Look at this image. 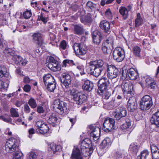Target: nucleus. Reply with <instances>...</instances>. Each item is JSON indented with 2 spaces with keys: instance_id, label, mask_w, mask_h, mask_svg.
I'll use <instances>...</instances> for the list:
<instances>
[{
  "instance_id": "15",
  "label": "nucleus",
  "mask_w": 159,
  "mask_h": 159,
  "mask_svg": "<svg viewBox=\"0 0 159 159\" xmlns=\"http://www.w3.org/2000/svg\"><path fill=\"white\" fill-rule=\"evenodd\" d=\"M87 94L83 92H78L74 96L73 100L78 105L82 104L85 102L87 100Z\"/></svg>"
},
{
  "instance_id": "25",
  "label": "nucleus",
  "mask_w": 159,
  "mask_h": 159,
  "mask_svg": "<svg viewBox=\"0 0 159 159\" xmlns=\"http://www.w3.org/2000/svg\"><path fill=\"white\" fill-rule=\"evenodd\" d=\"M80 20L81 23L85 25H89L92 21V16L90 13L81 16L80 18Z\"/></svg>"
},
{
  "instance_id": "44",
  "label": "nucleus",
  "mask_w": 159,
  "mask_h": 159,
  "mask_svg": "<svg viewBox=\"0 0 159 159\" xmlns=\"http://www.w3.org/2000/svg\"><path fill=\"white\" fill-rule=\"evenodd\" d=\"M69 47L66 41L65 40H62L60 43L59 45L60 49V50H65L67 49Z\"/></svg>"
},
{
  "instance_id": "47",
  "label": "nucleus",
  "mask_w": 159,
  "mask_h": 159,
  "mask_svg": "<svg viewBox=\"0 0 159 159\" xmlns=\"http://www.w3.org/2000/svg\"><path fill=\"white\" fill-rule=\"evenodd\" d=\"M5 116H0V119L7 123L11 122L12 120V119L6 114H5Z\"/></svg>"
},
{
  "instance_id": "43",
  "label": "nucleus",
  "mask_w": 159,
  "mask_h": 159,
  "mask_svg": "<svg viewBox=\"0 0 159 159\" xmlns=\"http://www.w3.org/2000/svg\"><path fill=\"white\" fill-rule=\"evenodd\" d=\"M135 27H137L142 24L143 20L141 18L140 14L139 13L137 14V17L135 20Z\"/></svg>"
},
{
  "instance_id": "34",
  "label": "nucleus",
  "mask_w": 159,
  "mask_h": 159,
  "mask_svg": "<svg viewBox=\"0 0 159 159\" xmlns=\"http://www.w3.org/2000/svg\"><path fill=\"white\" fill-rule=\"evenodd\" d=\"M124 121L125 122L121 125V128L124 131H126V130L128 131L131 125V121L129 118H126Z\"/></svg>"
},
{
  "instance_id": "61",
  "label": "nucleus",
  "mask_w": 159,
  "mask_h": 159,
  "mask_svg": "<svg viewBox=\"0 0 159 159\" xmlns=\"http://www.w3.org/2000/svg\"><path fill=\"white\" fill-rule=\"evenodd\" d=\"M31 89V87L29 84L25 85L23 88L24 90L26 92H29L30 91Z\"/></svg>"
},
{
  "instance_id": "6",
  "label": "nucleus",
  "mask_w": 159,
  "mask_h": 159,
  "mask_svg": "<svg viewBox=\"0 0 159 159\" xmlns=\"http://www.w3.org/2000/svg\"><path fill=\"white\" fill-rule=\"evenodd\" d=\"M108 80L106 77L102 78L98 82V93L99 94H102L103 92L107 90L110 85Z\"/></svg>"
},
{
  "instance_id": "48",
  "label": "nucleus",
  "mask_w": 159,
  "mask_h": 159,
  "mask_svg": "<svg viewBox=\"0 0 159 159\" xmlns=\"http://www.w3.org/2000/svg\"><path fill=\"white\" fill-rule=\"evenodd\" d=\"M28 104L32 108H35L37 107L36 102L34 98H30L29 100Z\"/></svg>"
},
{
  "instance_id": "37",
  "label": "nucleus",
  "mask_w": 159,
  "mask_h": 159,
  "mask_svg": "<svg viewBox=\"0 0 159 159\" xmlns=\"http://www.w3.org/2000/svg\"><path fill=\"white\" fill-rule=\"evenodd\" d=\"M149 156V151L147 150H144L137 157V159H146Z\"/></svg>"
},
{
  "instance_id": "28",
  "label": "nucleus",
  "mask_w": 159,
  "mask_h": 159,
  "mask_svg": "<svg viewBox=\"0 0 159 159\" xmlns=\"http://www.w3.org/2000/svg\"><path fill=\"white\" fill-rule=\"evenodd\" d=\"M152 159H159V149L155 144L151 145Z\"/></svg>"
},
{
  "instance_id": "27",
  "label": "nucleus",
  "mask_w": 159,
  "mask_h": 159,
  "mask_svg": "<svg viewBox=\"0 0 159 159\" xmlns=\"http://www.w3.org/2000/svg\"><path fill=\"white\" fill-rule=\"evenodd\" d=\"M150 122L152 124L159 127V111L152 115L150 119Z\"/></svg>"
},
{
  "instance_id": "58",
  "label": "nucleus",
  "mask_w": 159,
  "mask_h": 159,
  "mask_svg": "<svg viewBox=\"0 0 159 159\" xmlns=\"http://www.w3.org/2000/svg\"><path fill=\"white\" fill-rule=\"evenodd\" d=\"M105 15L106 16L108 17L111 18L112 17V14L111 11L110 9H107L105 12Z\"/></svg>"
},
{
  "instance_id": "62",
  "label": "nucleus",
  "mask_w": 159,
  "mask_h": 159,
  "mask_svg": "<svg viewBox=\"0 0 159 159\" xmlns=\"http://www.w3.org/2000/svg\"><path fill=\"white\" fill-rule=\"evenodd\" d=\"M37 111L39 113H43L44 110L43 107L40 106H38L37 108Z\"/></svg>"
},
{
  "instance_id": "4",
  "label": "nucleus",
  "mask_w": 159,
  "mask_h": 159,
  "mask_svg": "<svg viewBox=\"0 0 159 159\" xmlns=\"http://www.w3.org/2000/svg\"><path fill=\"white\" fill-rule=\"evenodd\" d=\"M5 150L9 153L14 152L19 149L18 143L16 139L11 138L6 142Z\"/></svg>"
},
{
  "instance_id": "9",
  "label": "nucleus",
  "mask_w": 159,
  "mask_h": 159,
  "mask_svg": "<svg viewBox=\"0 0 159 159\" xmlns=\"http://www.w3.org/2000/svg\"><path fill=\"white\" fill-rule=\"evenodd\" d=\"M119 73V69L114 65H110L107 66V74L108 79L112 80L116 78Z\"/></svg>"
},
{
  "instance_id": "38",
  "label": "nucleus",
  "mask_w": 159,
  "mask_h": 159,
  "mask_svg": "<svg viewBox=\"0 0 159 159\" xmlns=\"http://www.w3.org/2000/svg\"><path fill=\"white\" fill-rule=\"evenodd\" d=\"M50 148L53 153L60 151L61 149V147L59 145H57L54 143H52L50 145Z\"/></svg>"
},
{
  "instance_id": "29",
  "label": "nucleus",
  "mask_w": 159,
  "mask_h": 159,
  "mask_svg": "<svg viewBox=\"0 0 159 159\" xmlns=\"http://www.w3.org/2000/svg\"><path fill=\"white\" fill-rule=\"evenodd\" d=\"M104 62L103 60L102 59L95 60L94 61H91L89 64L95 67L103 69V66Z\"/></svg>"
},
{
  "instance_id": "33",
  "label": "nucleus",
  "mask_w": 159,
  "mask_h": 159,
  "mask_svg": "<svg viewBox=\"0 0 159 159\" xmlns=\"http://www.w3.org/2000/svg\"><path fill=\"white\" fill-rule=\"evenodd\" d=\"M111 143V142L110 138L107 137L105 138L102 142L100 145V149L102 150L106 147H108L110 146Z\"/></svg>"
},
{
  "instance_id": "51",
  "label": "nucleus",
  "mask_w": 159,
  "mask_h": 159,
  "mask_svg": "<svg viewBox=\"0 0 159 159\" xmlns=\"http://www.w3.org/2000/svg\"><path fill=\"white\" fill-rule=\"evenodd\" d=\"M63 66L65 67L67 65V64H69L70 65H74L75 64L73 60H70L69 59H66L64 60L63 61Z\"/></svg>"
},
{
  "instance_id": "56",
  "label": "nucleus",
  "mask_w": 159,
  "mask_h": 159,
  "mask_svg": "<svg viewBox=\"0 0 159 159\" xmlns=\"http://www.w3.org/2000/svg\"><path fill=\"white\" fill-rule=\"evenodd\" d=\"M24 111L27 113H30V108L27 104H25L24 105Z\"/></svg>"
},
{
  "instance_id": "24",
  "label": "nucleus",
  "mask_w": 159,
  "mask_h": 159,
  "mask_svg": "<svg viewBox=\"0 0 159 159\" xmlns=\"http://www.w3.org/2000/svg\"><path fill=\"white\" fill-rule=\"evenodd\" d=\"M137 104L134 98H129L127 103V107L128 110L131 112H133L137 109Z\"/></svg>"
},
{
  "instance_id": "20",
  "label": "nucleus",
  "mask_w": 159,
  "mask_h": 159,
  "mask_svg": "<svg viewBox=\"0 0 159 159\" xmlns=\"http://www.w3.org/2000/svg\"><path fill=\"white\" fill-rule=\"evenodd\" d=\"M5 48V49L4 50V52L6 53H7L8 56L9 55L12 56V59L14 61L16 64H19L21 60H22V58L20 56L16 55L13 56L14 53L12 52V50L11 49L7 48Z\"/></svg>"
},
{
  "instance_id": "36",
  "label": "nucleus",
  "mask_w": 159,
  "mask_h": 159,
  "mask_svg": "<svg viewBox=\"0 0 159 159\" xmlns=\"http://www.w3.org/2000/svg\"><path fill=\"white\" fill-rule=\"evenodd\" d=\"M139 147L134 143H131L129 146V150L133 154H136L139 151Z\"/></svg>"
},
{
  "instance_id": "57",
  "label": "nucleus",
  "mask_w": 159,
  "mask_h": 159,
  "mask_svg": "<svg viewBox=\"0 0 159 159\" xmlns=\"http://www.w3.org/2000/svg\"><path fill=\"white\" fill-rule=\"evenodd\" d=\"M28 132L29 133V135L28 137L29 138L31 139L32 137V136L31 135L35 133V130L33 128H31L29 130Z\"/></svg>"
},
{
  "instance_id": "18",
  "label": "nucleus",
  "mask_w": 159,
  "mask_h": 159,
  "mask_svg": "<svg viewBox=\"0 0 159 159\" xmlns=\"http://www.w3.org/2000/svg\"><path fill=\"white\" fill-rule=\"evenodd\" d=\"M126 111L125 108H120L119 111H115L113 115L115 119L120 121H124V117L126 115Z\"/></svg>"
},
{
  "instance_id": "60",
  "label": "nucleus",
  "mask_w": 159,
  "mask_h": 159,
  "mask_svg": "<svg viewBox=\"0 0 159 159\" xmlns=\"http://www.w3.org/2000/svg\"><path fill=\"white\" fill-rule=\"evenodd\" d=\"M77 68L80 71V73L81 75L85 74L84 72V66L82 65H79L77 67Z\"/></svg>"
},
{
  "instance_id": "45",
  "label": "nucleus",
  "mask_w": 159,
  "mask_h": 159,
  "mask_svg": "<svg viewBox=\"0 0 159 159\" xmlns=\"http://www.w3.org/2000/svg\"><path fill=\"white\" fill-rule=\"evenodd\" d=\"M11 116L12 117H17L19 116V114L16 109L11 108L10 110Z\"/></svg>"
},
{
  "instance_id": "19",
  "label": "nucleus",
  "mask_w": 159,
  "mask_h": 159,
  "mask_svg": "<svg viewBox=\"0 0 159 159\" xmlns=\"http://www.w3.org/2000/svg\"><path fill=\"white\" fill-rule=\"evenodd\" d=\"M81 83L82 84V88L85 91L90 92L93 89V83L87 79H82Z\"/></svg>"
},
{
  "instance_id": "16",
  "label": "nucleus",
  "mask_w": 159,
  "mask_h": 159,
  "mask_svg": "<svg viewBox=\"0 0 159 159\" xmlns=\"http://www.w3.org/2000/svg\"><path fill=\"white\" fill-rule=\"evenodd\" d=\"M62 84L66 88H68L70 85L71 81L70 75L67 73L62 74L59 78Z\"/></svg>"
},
{
  "instance_id": "49",
  "label": "nucleus",
  "mask_w": 159,
  "mask_h": 159,
  "mask_svg": "<svg viewBox=\"0 0 159 159\" xmlns=\"http://www.w3.org/2000/svg\"><path fill=\"white\" fill-rule=\"evenodd\" d=\"M86 6L91 10H94L96 8V5L91 1H89L86 4Z\"/></svg>"
},
{
  "instance_id": "64",
  "label": "nucleus",
  "mask_w": 159,
  "mask_h": 159,
  "mask_svg": "<svg viewBox=\"0 0 159 159\" xmlns=\"http://www.w3.org/2000/svg\"><path fill=\"white\" fill-rule=\"evenodd\" d=\"M31 80L30 78L28 76H25L24 77L23 81L25 83H29Z\"/></svg>"
},
{
  "instance_id": "30",
  "label": "nucleus",
  "mask_w": 159,
  "mask_h": 159,
  "mask_svg": "<svg viewBox=\"0 0 159 159\" xmlns=\"http://www.w3.org/2000/svg\"><path fill=\"white\" fill-rule=\"evenodd\" d=\"M119 12L122 16L124 20H126L129 17V14L128 10L125 7H121L119 9Z\"/></svg>"
},
{
  "instance_id": "26",
  "label": "nucleus",
  "mask_w": 159,
  "mask_h": 159,
  "mask_svg": "<svg viewBox=\"0 0 159 159\" xmlns=\"http://www.w3.org/2000/svg\"><path fill=\"white\" fill-rule=\"evenodd\" d=\"M110 25L109 22L106 20H103L101 22L99 26L105 32L109 34L111 32Z\"/></svg>"
},
{
  "instance_id": "55",
  "label": "nucleus",
  "mask_w": 159,
  "mask_h": 159,
  "mask_svg": "<svg viewBox=\"0 0 159 159\" xmlns=\"http://www.w3.org/2000/svg\"><path fill=\"white\" fill-rule=\"evenodd\" d=\"M3 34L2 30H0V48L3 47L4 46L2 43V34Z\"/></svg>"
},
{
  "instance_id": "52",
  "label": "nucleus",
  "mask_w": 159,
  "mask_h": 159,
  "mask_svg": "<svg viewBox=\"0 0 159 159\" xmlns=\"http://www.w3.org/2000/svg\"><path fill=\"white\" fill-rule=\"evenodd\" d=\"M102 94H99L100 95L102 96V97L103 99H108L110 97L111 94V93L106 91L105 92H103Z\"/></svg>"
},
{
  "instance_id": "17",
  "label": "nucleus",
  "mask_w": 159,
  "mask_h": 159,
  "mask_svg": "<svg viewBox=\"0 0 159 159\" xmlns=\"http://www.w3.org/2000/svg\"><path fill=\"white\" fill-rule=\"evenodd\" d=\"M142 81L145 82V84L148 88L154 89L157 86L155 81L151 77L148 75L142 77Z\"/></svg>"
},
{
  "instance_id": "63",
  "label": "nucleus",
  "mask_w": 159,
  "mask_h": 159,
  "mask_svg": "<svg viewBox=\"0 0 159 159\" xmlns=\"http://www.w3.org/2000/svg\"><path fill=\"white\" fill-rule=\"evenodd\" d=\"M69 92L73 96V98H74V96L77 94V93H76V91L75 89H70Z\"/></svg>"
},
{
  "instance_id": "23",
  "label": "nucleus",
  "mask_w": 159,
  "mask_h": 159,
  "mask_svg": "<svg viewBox=\"0 0 159 159\" xmlns=\"http://www.w3.org/2000/svg\"><path fill=\"white\" fill-rule=\"evenodd\" d=\"M121 88L124 93L127 94H131L133 89V85L128 83L123 82L121 85Z\"/></svg>"
},
{
  "instance_id": "21",
  "label": "nucleus",
  "mask_w": 159,
  "mask_h": 159,
  "mask_svg": "<svg viewBox=\"0 0 159 159\" xmlns=\"http://www.w3.org/2000/svg\"><path fill=\"white\" fill-rule=\"evenodd\" d=\"M92 35L94 43L95 44H98L102 39L101 33L97 30H95L92 32Z\"/></svg>"
},
{
  "instance_id": "14",
  "label": "nucleus",
  "mask_w": 159,
  "mask_h": 159,
  "mask_svg": "<svg viewBox=\"0 0 159 159\" xmlns=\"http://www.w3.org/2000/svg\"><path fill=\"white\" fill-rule=\"evenodd\" d=\"M33 40L34 42L38 44L39 48L36 50V52L37 53L40 52V48L44 49V45L45 44L43 42L41 37V34L40 33H34L33 35Z\"/></svg>"
},
{
  "instance_id": "53",
  "label": "nucleus",
  "mask_w": 159,
  "mask_h": 159,
  "mask_svg": "<svg viewBox=\"0 0 159 159\" xmlns=\"http://www.w3.org/2000/svg\"><path fill=\"white\" fill-rule=\"evenodd\" d=\"M38 20H41L44 23H46L47 22V19L43 17L42 13H41L40 15L38 16Z\"/></svg>"
},
{
  "instance_id": "22",
  "label": "nucleus",
  "mask_w": 159,
  "mask_h": 159,
  "mask_svg": "<svg viewBox=\"0 0 159 159\" xmlns=\"http://www.w3.org/2000/svg\"><path fill=\"white\" fill-rule=\"evenodd\" d=\"M89 69L91 75L98 77L100 75L103 69L89 65Z\"/></svg>"
},
{
  "instance_id": "7",
  "label": "nucleus",
  "mask_w": 159,
  "mask_h": 159,
  "mask_svg": "<svg viewBox=\"0 0 159 159\" xmlns=\"http://www.w3.org/2000/svg\"><path fill=\"white\" fill-rule=\"evenodd\" d=\"M46 64L47 66L53 71H57L61 69V66L58 61L52 56L49 57Z\"/></svg>"
},
{
  "instance_id": "12",
  "label": "nucleus",
  "mask_w": 159,
  "mask_h": 159,
  "mask_svg": "<svg viewBox=\"0 0 159 159\" xmlns=\"http://www.w3.org/2000/svg\"><path fill=\"white\" fill-rule=\"evenodd\" d=\"M38 133L44 134L48 132L49 128L47 125L42 121H37L35 125Z\"/></svg>"
},
{
  "instance_id": "1",
  "label": "nucleus",
  "mask_w": 159,
  "mask_h": 159,
  "mask_svg": "<svg viewBox=\"0 0 159 159\" xmlns=\"http://www.w3.org/2000/svg\"><path fill=\"white\" fill-rule=\"evenodd\" d=\"M92 141L89 138H86L81 142L80 148L73 149L71 159H83V156L88 155L89 150H93Z\"/></svg>"
},
{
  "instance_id": "2",
  "label": "nucleus",
  "mask_w": 159,
  "mask_h": 159,
  "mask_svg": "<svg viewBox=\"0 0 159 159\" xmlns=\"http://www.w3.org/2000/svg\"><path fill=\"white\" fill-rule=\"evenodd\" d=\"M54 110L59 114H66L68 111L67 104L59 99L55 100L53 102Z\"/></svg>"
},
{
  "instance_id": "40",
  "label": "nucleus",
  "mask_w": 159,
  "mask_h": 159,
  "mask_svg": "<svg viewBox=\"0 0 159 159\" xmlns=\"http://www.w3.org/2000/svg\"><path fill=\"white\" fill-rule=\"evenodd\" d=\"M14 152L13 159H23V154L19 149Z\"/></svg>"
},
{
  "instance_id": "41",
  "label": "nucleus",
  "mask_w": 159,
  "mask_h": 159,
  "mask_svg": "<svg viewBox=\"0 0 159 159\" xmlns=\"http://www.w3.org/2000/svg\"><path fill=\"white\" fill-rule=\"evenodd\" d=\"M104 45H106L107 46H109L111 48L112 47L113 44V37L108 38L103 43Z\"/></svg>"
},
{
  "instance_id": "42",
  "label": "nucleus",
  "mask_w": 159,
  "mask_h": 159,
  "mask_svg": "<svg viewBox=\"0 0 159 159\" xmlns=\"http://www.w3.org/2000/svg\"><path fill=\"white\" fill-rule=\"evenodd\" d=\"M46 86H47V88L48 90L50 92H53L54 89L56 88V83L55 81L51 83L47 84Z\"/></svg>"
},
{
  "instance_id": "39",
  "label": "nucleus",
  "mask_w": 159,
  "mask_h": 159,
  "mask_svg": "<svg viewBox=\"0 0 159 159\" xmlns=\"http://www.w3.org/2000/svg\"><path fill=\"white\" fill-rule=\"evenodd\" d=\"M141 49L138 46H135L133 48V52L134 55L136 57L140 58L141 57L140 52Z\"/></svg>"
},
{
  "instance_id": "10",
  "label": "nucleus",
  "mask_w": 159,
  "mask_h": 159,
  "mask_svg": "<svg viewBox=\"0 0 159 159\" xmlns=\"http://www.w3.org/2000/svg\"><path fill=\"white\" fill-rule=\"evenodd\" d=\"M114 119L109 117L106 118L103 124L102 129L107 132L115 129Z\"/></svg>"
},
{
  "instance_id": "11",
  "label": "nucleus",
  "mask_w": 159,
  "mask_h": 159,
  "mask_svg": "<svg viewBox=\"0 0 159 159\" xmlns=\"http://www.w3.org/2000/svg\"><path fill=\"white\" fill-rule=\"evenodd\" d=\"M114 59L116 61L120 62L122 61L125 57V52L122 48H116L112 53Z\"/></svg>"
},
{
  "instance_id": "54",
  "label": "nucleus",
  "mask_w": 159,
  "mask_h": 159,
  "mask_svg": "<svg viewBox=\"0 0 159 159\" xmlns=\"http://www.w3.org/2000/svg\"><path fill=\"white\" fill-rule=\"evenodd\" d=\"M0 71L2 72L5 75H7V69L6 67L4 66H0Z\"/></svg>"
},
{
  "instance_id": "3",
  "label": "nucleus",
  "mask_w": 159,
  "mask_h": 159,
  "mask_svg": "<svg viewBox=\"0 0 159 159\" xmlns=\"http://www.w3.org/2000/svg\"><path fill=\"white\" fill-rule=\"evenodd\" d=\"M152 105V98L148 95L144 96L139 102L140 109L143 111L148 110Z\"/></svg>"
},
{
  "instance_id": "59",
  "label": "nucleus",
  "mask_w": 159,
  "mask_h": 159,
  "mask_svg": "<svg viewBox=\"0 0 159 159\" xmlns=\"http://www.w3.org/2000/svg\"><path fill=\"white\" fill-rule=\"evenodd\" d=\"M115 99H112L111 100V101H110L108 103V106L109 107V108L110 109H113L114 108V106L115 102H114Z\"/></svg>"
},
{
  "instance_id": "8",
  "label": "nucleus",
  "mask_w": 159,
  "mask_h": 159,
  "mask_svg": "<svg viewBox=\"0 0 159 159\" xmlns=\"http://www.w3.org/2000/svg\"><path fill=\"white\" fill-rule=\"evenodd\" d=\"M100 131V129L97 127L95 125H91L88 127V133L90 135L91 139L92 138L93 140L95 142L98 139V132Z\"/></svg>"
},
{
  "instance_id": "5",
  "label": "nucleus",
  "mask_w": 159,
  "mask_h": 159,
  "mask_svg": "<svg viewBox=\"0 0 159 159\" xmlns=\"http://www.w3.org/2000/svg\"><path fill=\"white\" fill-rule=\"evenodd\" d=\"M76 55L80 58L85 60V57L84 56L87 52L86 47L82 44L75 43L73 47Z\"/></svg>"
},
{
  "instance_id": "13",
  "label": "nucleus",
  "mask_w": 159,
  "mask_h": 159,
  "mask_svg": "<svg viewBox=\"0 0 159 159\" xmlns=\"http://www.w3.org/2000/svg\"><path fill=\"white\" fill-rule=\"evenodd\" d=\"M124 70H123L122 75L129 78L131 80H135L139 77L138 71L133 68H131L128 70H125V73H124Z\"/></svg>"
},
{
  "instance_id": "35",
  "label": "nucleus",
  "mask_w": 159,
  "mask_h": 159,
  "mask_svg": "<svg viewBox=\"0 0 159 159\" xmlns=\"http://www.w3.org/2000/svg\"><path fill=\"white\" fill-rule=\"evenodd\" d=\"M74 31L75 34H82L84 32L83 26L80 24L75 25L74 26Z\"/></svg>"
},
{
  "instance_id": "50",
  "label": "nucleus",
  "mask_w": 159,
  "mask_h": 159,
  "mask_svg": "<svg viewBox=\"0 0 159 159\" xmlns=\"http://www.w3.org/2000/svg\"><path fill=\"white\" fill-rule=\"evenodd\" d=\"M32 13L30 10H27L23 13V16L24 18L28 19L31 16Z\"/></svg>"
},
{
  "instance_id": "31",
  "label": "nucleus",
  "mask_w": 159,
  "mask_h": 159,
  "mask_svg": "<svg viewBox=\"0 0 159 159\" xmlns=\"http://www.w3.org/2000/svg\"><path fill=\"white\" fill-rule=\"evenodd\" d=\"M57 116L55 113H52L49 117L48 122L55 126L57 123Z\"/></svg>"
},
{
  "instance_id": "46",
  "label": "nucleus",
  "mask_w": 159,
  "mask_h": 159,
  "mask_svg": "<svg viewBox=\"0 0 159 159\" xmlns=\"http://www.w3.org/2000/svg\"><path fill=\"white\" fill-rule=\"evenodd\" d=\"M102 50L103 52L105 54H109L111 52V48H110L109 46H107L106 45H104L103 43Z\"/></svg>"
},
{
  "instance_id": "32",
  "label": "nucleus",
  "mask_w": 159,
  "mask_h": 159,
  "mask_svg": "<svg viewBox=\"0 0 159 159\" xmlns=\"http://www.w3.org/2000/svg\"><path fill=\"white\" fill-rule=\"evenodd\" d=\"M43 78L44 83L46 86L47 84L55 81L54 77L50 74H49L44 75Z\"/></svg>"
}]
</instances>
